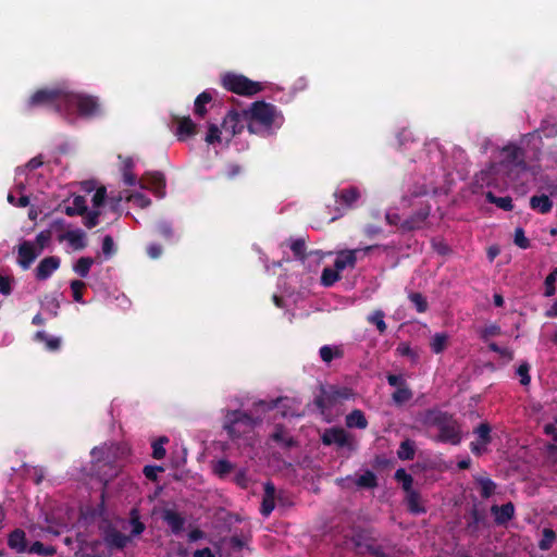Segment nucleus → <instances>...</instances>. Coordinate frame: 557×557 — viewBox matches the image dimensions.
I'll use <instances>...</instances> for the list:
<instances>
[{
    "mask_svg": "<svg viewBox=\"0 0 557 557\" xmlns=\"http://www.w3.org/2000/svg\"><path fill=\"white\" fill-rule=\"evenodd\" d=\"M420 422L428 428H436L438 434L435 440L441 443L459 445L462 441L460 423L453 414L440 409H428L420 414Z\"/></svg>",
    "mask_w": 557,
    "mask_h": 557,
    "instance_id": "obj_1",
    "label": "nucleus"
},
{
    "mask_svg": "<svg viewBox=\"0 0 557 557\" xmlns=\"http://www.w3.org/2000/svg\"><path fill=\"white\" fill-rule=\"evenodd\" d=\"M248 116V131L252 134L258 133L256 125L259 124L265 129H270L278 117V111L272 103L265 101H256L249 110H245V116Z\"/></svg>",
    "mask_w": 557,
    "mask_h": 557,
    "instance_id": "obj_2",
    "label": "nucleus"
},
{
    "mask_svg": "<svg viewBox=\"0 0 557 557\" xmlns=\"http://www.w3.org/2000/svg\"><path fill=\"white\" fill-rule=\"evenodd\" d=\"M255 425L256 420L249 413L242 410L228 411L223 422V428L232 440L251 433Z\"/></svg>",
    "mask_w": 557,
    "mask_h": 557,
    "instance_id": "obj_3",
    "label": "nucleus"
},
{
    "mask_svg": "<svg viewBox=\"0 0 557 557\" xmlns=\"http://www.w3.org/2000/svg\"><path fill=\"white\" fill-rule=\"evenodd\" d=\"M66 90L63 88H41L36 90L27 100V108L52 107L61 112L64 108Z\"/></svg>",
    "mask_w": 557,
    "mask_h": 557,
    "instance_id": "obj_4",
    "label": "nucleus"
},
{
    "mask_svg": "<svg viewBox=\"0 0 557 557\" xmlns=\"http://www.w3.org/2000/svg\"><path fill=\"white\" fill-rule=\"evenodd\" d=\"M222 85L228 91L246 97H251L262 90L261 83L235 73H226L222 77Z\"/></svg>",
    "mask_w": 557,
    "mask_h": 557,
    "instance_id": "obj_5",
    "label": "nucleus"
},
{
    "mask_svg": "<svg viewBox=\"0 0 557 557\" xmlns=\"http://www.w3.org/2000/svg\"><path fill=\"white\" fill-rule=\"evenodd\" d=\"M75 107L79 115L91 117L100 114V103L97 97L66 90L64 108Z\"/></svg>",
    "mask_w": 557,
    "mask_h": 557,
    "instance_id": "obj_6",
    "label": "nucleus"
},
{
    "mask_svg": "<svg viewBox=\"0 0 557 557\" xmlns=\"http://www.w3.org/2000/svg\"><path fill=\"white\" fill-rule=\"evenodd\" d=\"M352 395V391L348 387H336L334 385L329 387H321L320 394L314 398V405L321 411L325 413L332 409L339 399H349Z\"/></svg>",
    "mask_w": 557,
    "mask_h": 557,
    "instance_id": "obj_7",
    "label": "nucleus"
},
{
    "mask_svg": "<svg viewBox=\"0 0 557 557\" xmlns=\"http://www.w3.org/2000/svg\"><path fill=\"white\" fill-rule=\"evenodd\" d=\"M322 443L326 446L336 445L339 448H348L354 450L356 443L354 437L347 433L343 428L333 426L326 429L322 434Z\"/></svg>",
    "mask_w": 557,
    "mask_h": 557,
    "instance_id": "obj_8",
    "label": "nucleus"
},
{
    "mask_svg": "<svg viewBox=\"0 0 557 557\" xmlns=\"http://www.w3.org/2000/svg\"><path fill=\"white\" fill-rule=\"evenodd\" d=\"M430 214L431 206L429 203H422L409 218L400 223L399 228L403 232L422 230L426 226Z\"/></svg>",
    "mask_w": 557,
    "mask_h": 557,
    "instance_id": "obj_9",
    "label": "nucleus"
},
{
    "mask_svg": "<svg viewBox=\"0 0 557 557\" xmlns=\"http://www.w3.org/2000/svg\"><path fill=\"white\" fill-rule=\"evenodd\" d=\"M244 122H248V116H245V110L243 112L231 110L223 120L222 128L233 137L242 133L244 129Z\"/></svg>",
    "mask_w": 557,
    "mask_h": 557,
    "instance_id": "obj_10",
    "label": "nucleus"
},
{
    "mask_svg": "<svg viewBox=\"0 0 557 557\" xmlns=\"http://www.w3.org/2000/svg\"><path fill=\"white\" fill-rule=\"evenodd\" d=\"M141 188L152 190L158 197L165 194V177L161 172H147L139 181Z\"/></svg>",
    "mask_w": 557,
    "mask_h": 557,
    "instance_id": "obj_11",
    "label": "nucleus"
},
{
    "mask_svg": "<svg viewBox=\"0 0 557 557\" xmlns=\"http://www.w3.org/2000/svg\"><path fill=\"white\" fill-rule=\"evenodd\" d=\"M173 123L176 124L175 135L178 140L184 141L197 134V125L190 116L172 115Z\"/></svg>",
    "mask_w": 557,
    "mask_h": 557,
    "instance_id": "obj_12",
    "label": "nucleus"
},
{
    "mask_svg": "<svg viewBox=\"0 0 557 557\" xmlns=\"http://www.w3.org/2000/svg\"><path fill=\"white\" fill-rule=\"evenodd\" d=\"M505 160L504 164L507 168H517L518 170L525 171L528 169L524 160V151L517 146H507L504 148Z\"/></svg>",
    "mask_w": 557,
    "mask_h": 557,
    "instance_id": "obj_13",
    "label": "nucleus"
},
{
    "mask_svg": "<svg viewBox=\"0 0 557 557\" xmlns=\"http://www.w3.org/2000/svg\"><path fill=\"white\" fill-rule=\"evenodd\" d=\"M61 260L57 256L46 257L38 263L35 270V276L38 281L48 280L54 271L60 268Z\"/></svg>",
    "mask_w": 557,
    "mask_h": 557,
    "instance_id": "obj_14",
    "label": "nucleus"
},
{
    "mask_svg": "<svg viewBox=\"0 0 557 557\" xmlns=\"http://www.w3.org/2000/svg\"><path fill=\"white\" fill-rule=\"evenodd\" d=\"M39 253L40 250L37 251L33 243L24 240L22 244H20L17 251V262L20 267L24 270H27Z\"/></svg>",
    "mask_w": 557,
    "mask_h": 557,
    "instance_id": "obj_15",
    "label": "nucleus"
},
{
    "mask_svg": "<svg viewBox=\"0 0 557 557\" xmlns=\"http://www.w3.org/2000/svg\"><path fill=\"white\" fill-rule=\"evenodd\" d=\"M263 491L260 512L263 517H269L275 508L276 488L273 482L267 481L263 484Z\"/></svg>",
    "mask_w": 557,
    "mask_h": 557,
    "instance_id": "obj_16",
    "label": "nucleus"
},
{
    "mask_svg": "<svg viewBox=\"0 0 557 557\" xmlns=\"http://www.w3.org/2000/svg\"><path fill=\"white\" fill-rule=\"evenodd\" d=\"M491 512L497 525H506L515 516V506L511 502L503 504L502 506L493 505Z\"/></svg>",
    "mask_w": 557,
    "mask_h": 557,
    "instance_id": "obj_17",
    "label": "nucleus"
},
{
    "mask_svg": "<svg viewBox=\"0 0 557 557\" xmlns=\"http://www.w3.org/2000/svg\"><path fill=\"white\" fill-rule=\"evenodd\" d=\"M161 517L173 534H180L184 530L186 520L180 512L165 508Z\"/></svg>",
    "mask_w": 557,
    "mask_h": 557,
    "instance_id": "obj_18",
    "label": "nucleus"
},
{
    "mask_svg": "<svg viewBox=\"0 0 557 557\" xmlns=\"http://www.w3.org/2000/svg\"><path fill=\"white\" fill-rule=\"evenodd\" d=\"M8 546L18 554L27 552L28 545L25 531L18 528L14 529L8 535Z\"/></svg>",
    "mask_w": 557,
    "mask_h": 557,
    "instance_id": "obj_19",
    "label": "nucleus"
},
{
    "mask_svg": "<svg viewBox=\"0 0 557 557\" xmlns=\"http://www.w3.org/2000/svg\"><path fill=\"white\" fill-rule=\"evenodd\" d=\"M359 251L360 249L341 251L334 261V267L337 269V271H343L347 267L355 268L357 263V253Z\"/></svg>",
    "mask_w": 557,
    "mask_h": 557,
    "instance_id": "obj_20",
    "label": "nucleus"
},
{
    "mask_svg": "<svg viewBox=\"0 0 557 557\" xmlns=\"http://www.w3.org/2000/svg\"><path fill=\"white\" fill-rule=\"evenodd\" d=\"M67 240L75 250H82L86 247V235L82 230L67 231L59 236V242Z\"/></svg>",
    "mask_w": 557,
    "mask_h": 557,
    "instance_id": "obj_21",
    "label": "nucleus"
},
{
    "mask_svg": "<svg viewBox=\"0 0 557 557\" xmlns=\"http://www.w3.org/2000/svg\"><path fill=\"white\" fill-rule=\"evenodd\" d=\"M271 438L286 449L297 445V442L293 436L288 435L286 429L282 424L275 425L274 432L271 434Z\"/></svg>",
    "mask_w": 557,
    "mask_h": 557,
    "instance_id": "obj_22",
    "label": "nucleus"
},
{
    "mask_svg": "<svg viewBox=\"0 0 557 557\" xmlns=\"http://www.w3.org/2000/svg\"><path fill=\"white\" fill-rule=\"evenodd\" d=\"M334 195L336 197V200L347 208H350L360 198V191L355 186L341 189Z\"/></svg>",
    "mask_w": 557,
    "mask_h": 557,
    "instance_id": "obj_23",
    "label": "nucleus"
},
{
    "mask_svg": "<svg viewBox=\"0 0 557 557\" xmlns=\"http://www.w3.org/2000/svg\"><path fill=\"white\" fill-rule=\"evenodd\" d=\"M128 524L131 527V539L140 535L145 530L146 525L140 519V512L137 507H133L128 513Z\"/></svg>",
    "mask_w": 557,
    "mask_h": 557,
    "instance_id": "obj_24",
    "label": "nucleus"
},
{
    "mask_svg": "<svg viewBox=\"0 0 557 557\" xmlns=\"http://www.w3.org/2000/svg\"><path fill=\"white\" fill-rule=\"evenodd\" d=\"M131 540V536L125 535L117 530H112L108 532L104 536L106 544L109 547H114L117 549H123Z\"/></svg>",
    "mask_w": 557,
    "mask_h": 557,
    "instance_id": "obj_25",
    "label": "nucleus"
},
{
    "mask_svg": "<svg viewBox=\"0 0 557 557\" xmlns=\"http://www.w3.org/2000/svg\"><path fill=\"white\" fill-rule=\"evenodd\" d=\"M530 207L541 214H546L552 210L553 201L546 195H534L530 198Z\"/></svg>",
    "mask_w": 557,
    "mask_h": 557,
    "instance_id": "obj_26",
    "label": "nucleus"
},
{
    "mask_svg": "<svg viewBox=\"0 0 557 557\" xmlns=\"http://www.w3.org/2000/svg\"><path fill=\"white\" fill-rule=\"evenodd\" d=\"M345 422L346 426L350 429L356 428L363 430L368 426V420L363 411L360 409H354L350 413H348L346 416Z\"/></svg>",
    "mask_w": 557,
    "mask_h": 557,
    "instance_id": "obj_27",
    "label": "nucleus"
},
{
    "mask_svg": "<svg viewBox=\"0 0 557 557\" xmlns=\"http://www.w3.org/2000/svg\"><path fill=\"white\" fill-rule=\"evenodd\" d=\"M420 493L413 488L406 491V503L411 513H424L425 508L420 504Z\"/></svg>",
    "mask_w": 557,
    "mask_h": 557,
    "instance_id": "obj_28",
    "label": "nucleus"
},
{
    "mask_svg": "<svg viewBox=\"0 0 557 557\" xmlns=\"http://www.w3.org/2000/svg\"><path fill=\"white\" fill-rule=\"evenodd\" d=\"M87 212L86 199L84 196L77 195L73 198L72 206H66L64 213L69 216L84 215Z\"/></svg>",
    "mask_w": 557,
    "mask_h": 557,
    "instance_id": "obj_29",
    "label": "nucleus"
},
{
    "mask_svg": "<svg viewBox=\"0 0 557 557\" xmlns=\"http://www.w3.org/2000/svg\"><path fill=\"white\" fill-rule=\"evenodd\" d=\"M212 101V95L210 91L205 90L197 96L194 102V113L198 117H203L207 113L206 106Z\"/></svg>",
    "mask_w": 557,
    "mask_h": 557,
    "instance_id": "obj_30",
    "label": "nucleus"
},
{
    "mask_svg": "<svg viewBox=\"0 0 557 557\" xmlns=\"http://www.w3.org/2000/svg\"><path fill=\"white\" fill-rule=\"evenodd\" d=\"M320 358L325 363H330L335 358H342L344 356V351L341 347L324 345L319 350Z\"/></svg>",
    "mask_w": 557,
    "mask_h": 557,
    "instance_id": "obj_31",
    "label": "nucleus"
},
{
    "mask_svg": "<svg viewBox=\"0 0 557 557\" xmlns=\"http://www.w3.org/2000/svg\"><path fill=\"white\" fill-rule=\"evenodd\" d=\"M485 198L490 203H493L505 211H511L513 209L512 199L509 196L497 197L492 191H487L485 194Z\"/></svg>",
    "mask_w": 557,
    "mask_h": 557,
    "instance_id": "obj_32",
    "label": "nucleus"
},
{
    "mask_svg": "<svg viewBox=\"0 0 557 557\" xmlns=\"http://www.w3.org/2000/svg\"><path fill=\"white\" fill-rule=\"evenodd\" d=\"M94 264L91 257H81L73 265V271L81 277L85 278L90 272V268Z\"/></svg>",
    "mask_w": 557,
    "mask_h": 557,
    "instance_id": "obj_33",
    "label": "nucleus"
},
{
    "mask_svg": "<svg viewBox=\"0 0 557 557\" xmlns=\"http://www.w3.org/2000/svg\"><path fill=\"white\" fill-rule=\"evenodd\" d=\"M416 455L414 443L411 440H405L400 443L397 456L400 460H412Z\"/></svg>",
    "mask_w": 557,
    "mask_h": 557,
    "instance_id": "obj_34",
    "label": "nucleus"
},
{
    "mask_svg": "<svg viewBox=\"0 0 557 557\" xmlns=\"http://www.w3.org/2000/svg\"><path fill=\"white\" fill-rule=\"evenodd\" d=\"M35 339L45 343L46 348L50 351L58 350L61 346V341L58 337L49 336L44 331H38L35 334Z\"/></svg>",
    "mask_w": 557,
    "mask_h": 557,
    "instance_id": "obj_35",
    "label": "nucleus"
},
{
    "mask_svg": "<svg viewBox=\"0 0 557 557\" xmlns=\"http://www.w3.org/2000/svg\"><path fill=\"white\" fill-rule=\"evenodd\" d=\"M475 482L481 488L480 494L482 498H490L495 493L496 483L490 478L480 476L475 479Z\"/></svg>",
    "mask_w": 557,
    "mask_h": 557,
    "instance_id": "obj_36",
    "label": "nucleus"
},
{
    "mask_svg": "<svg viewBox=\"0 0 557 557\" xmlns=\"http://www.w3.org/2000/svg\"><path fill=\"white\" fill-rule=\"evenodd\" d=\"M491 432L492 428L487 422L480 423L473 431L478 436V442H481L483 446H487L492 442Z\"/></svg>",
    "mask_w": 557,
    "mask_h": 557,
    "instance_id": "obj_37",
    "label": "nucleus"
},
{
    "mask_svg": "<svg viewBox=\"0 0 557 557\" xmlns=\"http://www.w3.org/2000/svg\"><path fill=\"white\" fill-rule=\"evenodd\" d=\"M356 485L362 488H374L377 486V478L371 470H366L356 481Z\"/></svg>",
    "mask_w": 557,
    "mask_h": 557,
    "instance_id": "obj_38",
    "label": "nucleus"
},
{
    "mask_svg": "<svg viewBox=\"0 0 557 557\" xmlns=\"http://www.w3.org/2000/svg\"><path fill=\"white\" fill-rule=\"evenodd\" d=\"M341 271H337V269L334 267L332 268H324L321 274V284L325 287H330L334 285L337 281L341 280L339 275Z\"/></svg>",
    "mask_w": 557,
    "mask_h": 557,
    "instance_id": "obj_39",
    "label": "nucleus"
},
{
    "mask_svg": "<svg viewBox=\"0 0 557 557\" xmlns=\"http://www.w3.org/2000/svg\"><path fill=\"white\" fill-rule=\"evenodd\" d=\"M27 552L39 556H53L57 549L51 545L46 546L40 541H36L28 547Z\"/></svg>",
    "mask_w": 557,
    "mask_h": 557,
    "instance_id": "obj_40",
    "label": "nucleus"
},
{
    "mask_svg": "<svg viewBox=\"0 0 557 557\" xmlns=\"http://www.w3.org/2000/svg\"><path fill=\"white\" fill-rule=\"evenodd\" d=\"M408 298L413 304L419 313H424L428 311V300L421 293L412 292L408 295Z\"/></svg>",
    "mask_w": 557,
    "mask_h": 557,
    "instance_id": "obj_41",
    "label": "nucleus"
},
{
    "mask_svg": "<svg viewBox=\"0 0 557 557\" xmlns=\"http://www.w3.org/2000/svg\"><path fill=\"white\" fill-rule=\"evenodd\" d=\"M166 443H169V438L166 436H160L152 442V457L154 459L160 460L165 457L166 450L164 448V444Z\"/></svg>",
    "mask_w": 557,
    "mask_h": 557,
    "instance_id": "obj_42",
    "label": "nucleus"
},
{
    "mask_svg": "<svg viewBox=\"0 0 557 557\" xmlns=\"http://www.w3.org/2000/svg\"><path fill=\"white\" fill-rule=\"evenodd\" d=\"M235 466L226 460V459H220L215 462L213 466V472L219 478H225L228 473H231L234 470Z\"/></svg>",
    "mask_w": 557,
    "mask_h": 557,
    "instance_id": "obj_43",
    "label": "nucleus"
},
{
    "mask_svg": "<svg viewBox=\"0 0 557 557\" xmlns=\"http://www.w3.org/2000/svg\"><path fill=\"white\" fill-rule=\"evenodd\" d=\"M395 404L403 405L412 398V392L407 385L398 387L392 395Z\"/></svg>",
    "mask_w": 557,
    "mask_h": 557,
    "instance_id": "obj_44",
    "label": "nucleus"
},
{
    "mask_svg": "<svg viewBox=\"0 0 557 557\" xmlns=\"http://www.w3.org/2000/svg\"><path fill=\"white\" fill-rule=\"evenodd\" d=\"M290 250L293 251V255L296 259L302 262L307 259L306 242L304 238H297L293 240L290 244Z\"/></svg>",
    "mask_w": 557,
    "mask_h": 557,
    "instance_id": "obj_45",
    "label": "nucleus"
},
{
    "mask_svg": "<svg viewBox=\"0 0 557 557\" xmlns=\"http://www.w3.org/2000/svg\"><path fill=\"white\" fill-rule=\"evenodd\" d=\"M394 478L396 481L401 483V487L405 492L412 488L413 478L411 474L407 473V471L405 469H403V468L397 469Z\"/></svg>",
    "mask_w": 557,
    "mask_h": 557,
    "instance_id": "obj_46",
    "label": "nucleus"
},
{
    "mask_svg": "<svg viewBox=\"0 0 557 557\" xmlns=\"http://www.w3.org/2000/svg\"><path fill=\"white\" fill-rule=\"evenodd\" d=\"M448 336L445 333H436L432 337L431 349L434 354H441L447 346Z\"/></svg>",
    "mask_w": 557,
    "mask_h": 557,
    "instance_id": "obj_47",
    "label": "nucleus"
},
{
    "mask_svg": "<svg viewBox=\"0 0 557 557\" xmlns=\"http://www.w3.org/2000/svg\"><path fill=\"white\" fill-rule=\"evenodd\" d=\"M555 540V531L549 528H545L542 533V539L539 542V548L542 550H548L553 546Z\"/></svg>",
    "mask_w": 557,
    "mask_h": 557,
    "instance_id": "obj_48",
    "label": "nucleus"
},
{
    "mask_svg": "<svg viewBox=\"0 0 557 557\" xmlns=\"http://www.w3.org/2000/svg\"><path fill=\"white\" fill-rule=\"evenodd\" d=\"M126 200L128 202H133L135 206L141 209L147 208L151 205L150 198H148L145 194L138 191L131 193L129 195H127Z\"/></svg>",
    "mask_w": 557,
    "mask_h": 557,
    "instance_id": "obj_49",
    "label": "nucleus"
},
{
    "mask_svg": "<svg viewBox=\"0 0 557 557\" xmlns=\"http://www.w3.org/2000/svg\"><path fill=\"white\" fill-rule=\"evenodd\" d=\"M557 281V268H555L545 278L544 281V296L545 297H552L556 293V284Z\"/></svg>",
    "mask_w": 557,
    "mask_h": 557,
    "instance_id": "obj_50",
    "label": "nucleus"
},
{
    "mask_svg": "<svg viewBox=\"0 0 557 557\" xmlns=\"http://www.w3.org/2000/svg\"><path fill=\"white\" fill-rule=\"evenodd\" d=\"M384 312L382 310H375L371 315L368 317V321L374 324L380 334L385 333L387 325L384 321Z\"/></svg>",
    "mask_w": 557,
    "mask_h": 557,
    "instance_id": "obj_51",
    "label": "nucleus"
},
{
    "mask_svg": "<svg viewBox=\"0 0 557 557\" xmlns=\"http://www.w3.org/2000/svg\"><path fill=\"white\" fill-rule=\"evenodd\" d=\"M70 286H71L73 299L76 302L83 304L84 302L83 292L86 288V283L81 280H73L71 282Z\"/></svg>",
    "mask_w": 557,
    "mask_h": 557,
    "instance_id": "obj_52",
    "label": "nucleus"
},
{
    "mask_svg": "<svg viewBox=\"0 0 557 557\" xmlns=\"http://www.w3.org/2000/svg\"><path fill=\"white\" fill-rule=\"evenodd\" d=\"M530 364L527 361H523L517 369V374L520 377V384L523 386H528L531 382L530 376Z\"/></svg>",
    "mask_w": 557,
    "mask_h": 557,
    "instance_id": "obj_53",
    "label": "nucleus"
},
{
    "mask_svg": "<svg viewBox=\"0 0 557 557\" xmlns=\"http://www.w3.org/2000/svg\"><path fill=\"white\" fill-rule=\"evenodd\" d=\"M488 349L498 354L506 361H511L513 359V351L506 347L498 346L495 342H491L488 344Z\"/></svg>",
    "mask_w": 557,
    "mask_h": 557,
    "instance_id": "obj_54",
    "label": "nucleus"
},
{
    "mask_svg": "<svg viewBox=\"0 0 557 557\" xmlns=\"http://www.w3.org/2000/svg\"><path fill=\"white\" fill-rule=\"evenodd\" d=\"M206 141L209 145H213L215 143L221 141V129L215 124H209L208 126V133L206 136Z\"/></svg>",
    "mask_w": 557,
    "mask_h": 557,
    "instance_id": "obj_55",
    "label": "nucleus"
},
{
    "mask_svg": "<svg viewBox=\"0 0 557 557\" xmlns=\"http://www.w3.org/2000/svg\"><path fill=\"white\" fill-rule=\"evenodd\" d=\"M513 243L521 249L530 247V240L525 237L523 228L517 227L515 230Z\"/></svg>",
    "mask_w": 557,
    "mask_h": 557,
    "instance_id": "obj_56",
    "label": "nucleus"
},
{
    "mask_svg": "<svg viewBox=\"0 0 557 557\" xmlns=\"http://www.w3.org/2000/svg\"><path fill=\"white\" fill-rule=\"evenodd\" d=\"M84 215H85L84 225L87 228H92L98 225L100 211H98V210L88 211L87 210V212Z\"/></svg>",
    "mask_w": 557,
    "mask_h": 557,
    "instance_id": "obj_57",
    "label": "nucleus"
},
{
    "mask_svg": "<svg viewBox=\"0 0 557 557\" xmlns=\"http://www.w3.org/2000/svg\"><path fill=\"white\" fill-rule=\"evenodd\" d=\"M156 231L160 236H162L165 239H172V237H173L172 225L166 221H162V222L158 223Z\"/></svg>",
    "mask_w": 557,
    "mask_h": 557,
    "instance_id": "obj_58",
    "label": "nucleus"
},
{
    "mask_svg": "<svg viewBox=\"0 0 557 557\" xmlns=\"http://www.w3.org/2000/svg\"><path fill=\"white\" fill-rule=\"evenodd\" d=\"M164 471L161 466L147 465L144 467L143 473L145 476L152 482L158 480V473Z\"/></svg>",
    "mask_w": 557,
    "mask_h": 557,
    "instance_id": "obj_59",
    "label": "nucleus"
},
{
    "mask_svg": "<svg viewBox=\"0 0 557 557\" xmlns=\"http://www.w3.org/2000/svg\"><path fill=\"white\" fill-rule=\"evenodd\" d=\"M500 333H502L500 326L493 323V324H490V325L485 326L481 331V338L483 341H487L490 337H494V336L500 335Z\"/></svg>",
    "mask_w": 557,
    "mask_h": 557,
    "instance_id": "obj_60",
    "label": "nucleus"
},
{
    "mask_svg": "<svg viewBox=\"0 0 557 557\" xmlns=\"http://www.w3.org/2000/svg\"><path fill=\"white\" fill-rule=\"evenodd\" d=\"M364 547L367 553L374 557H391L387 553H385L384 547L382 545L367 543Z\"/></svg>",
    "mask_w": 557,
    "mask_h": 557,
    "instance_id": "obj_61",
    "label": "nucleus"
},
{
    "mask_svg": "<svg viewBox=\"0 0 557 557\" xmlns=\"http://www.w3.org/2000/svg\"><path fill=\"white\" fill-rule=\"evenodd\" d=\"M116 249L114 246L113 238L110 235H106L102 240V252L106 257L110 258L115 253Z\"/></svg>",
    "mask_w": 557,
    "mask_h": 557,
    "instance_id": "obj_62",
    "label": "nucleus"
},
{
    "mask_svg": "<svg viewBox=\"0 0 557 557\" xmlns=\"http://www.w3.org/2000/svg\"><path fill=\"white\" fill-rule=\"evenodd\" d=\"M51 231L45 230L37 234L36 236V244L39 246V250L41 251L51 240Z\"/></svg>",
    "mask_w": 557,
    "mask_h": 557,
    "instance_id": "obj_63",
    "label": "nucleus"
},
{
    "mask_svg": "<svg viewBox=\"0 0 557 557\" xmlns=\"http://www.w3.org/2000/svg\"><path fill=\"white\" fill-rule=\"evenodd\" d=\"M107 197V188L104 186H100L97 188L96 193L92 196V205L96 208H99L103 205Z\"/></svg>",
    "mask_w": 557,
    "mask_h": 557,
    "instance_id": "obj_64",
    "label": "nucleus"
}]
</instances>
